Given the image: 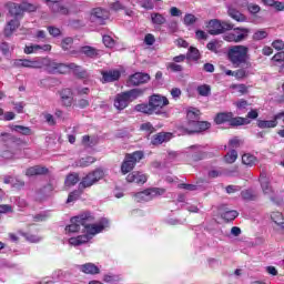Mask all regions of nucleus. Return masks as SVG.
<instances>
[{
    "label": "nucleus",
    "mask_w": 284,
    "mask_h": 284,
    "mask_svg": "<svg viewBox=\"0 0 284 284\" xmlns=\"http://www.w3.org/2000/svg\"><path fill=\"white\" fill-rule=\"evenodd\" d=\"M94 221H97V217H94V214L90 211L82 212L78 216L71 217V224L65 227V232L74 234L80 232L82 226L84 234L69 239V244L74 247L85 245V243H90L92 237L97 236V234H101L103 230L110 227V220L106 217L100 219L98 223H94Z\"/></svg>",
    "instance_id": "obj_1"
},
{
    "label": "nucleus",
    "mask_w": 284,
    "mask_h": 284,
    "mask_svg": "<svg viewBox=\"0 0 284 284\" xmlns=\"http://www.w3.org/2000/svg\"><path fill=\"white\" fill-rule=\"evenodd\" d=\"M170 105L168 98L153 94L149 98V103H141L134 106L135 112H142V114H163V108Z\"/></svg>",
    "instance_id": "obj_2"
},
{
    "label": "nucleus",
    "mask_w": 284,
    "mask_h": 284,
    "mask_svg": "<svg viewBox=\"0 0 284 284\" xmlns=\"http://www.w3.org/2000/svg\"><path fill=\"white\" fill-rule=\"evenodd\" d=\"M143 89H131L129 91L118 93L114 98L113 105L119 110V112H121L125 110L132 101H136L139 97H143Z\"/></svg>",
    "instance_id": "obj_3"
},
{
    "label": "nucleus",
    "mask_w": 284,
    "mask_h": 284,
    "mask_svg": "<svg viewBox=\"0 0 284 284\" xmlns=\"http://www.w3.org/2000/svg\"><path fill=\"white\" fill-rule=\"evenodd\" d=\"M248 52L250 48L243 44H236L229 48L226 57L234 68H240L247 61Z\"/></svg>",
    "instance_id": "obj_4"
},
{
    "label": "nucleus",
    "mask_w": 284,
    "mask_h": 284,
    "mask_svg": "<svg viewBox=\"0 0 284 284\" xmlns=\"http://www.w3.org/2000/svg\"><path fill=\"white\" fill-rule=\"evenodd\" d=\"M144 154L143 151H135L133 153H126L121 164V173L130 174L139 162L142 161Z\"/></svg>",
    "instance_id": "obj_5"
},
{
    "label": "nucleus",
    "mask_w": 284,
    "mask_h": 284,
    "mask_svg": "<svg viewBox=\"0 0 284 284\" xmlns=\"http://www.w3.org/2000/svg\"><path fill=\"white\" fill-rule=\"evenodd\" d=\"M212 124L207 121H193L187 120L185 124L180 126L181 132L183 134H200V132H205V130H210Z\"/></svg>",
    "instance_id": "obj_6"
},
{
    "label": "nucleus",
    "mask_w": 284,
    "mask_h": 284,
    "mask_svg": "<svg viewBox=\"0 0 284 284\" xmlns=\"http://www.w3.org/2000/svg\"><path fill=\"white\" fill-rule=\"evenodd\" d=\"M103 176H105V172L102 169H95L94 171L88 173L84 178H82L79 185L84 190L88 187H92V185H95V183L100 182Z\"/></svg>",
    "instance_id": "obj_7"
},
{
    "label": "nucleus",
    "mask_w": 284,
    "mask_h": 284,
    "mask_svg": "<svg viewBox=\"0 0 284 284\" xmlns=\"http://www.w3.org/2000/svg\"><path fill=\"white\" fill-rule=\"evenodd\" d=\"M8 8L11 17H21L24 12H36L37 10V6L28 2H22L21 4L9 2Z\"/></svg>",
    "instance_id": "obj_8"
},
{
    "label": "nucleus",
    "mask_w": 284,
    "mask_h": 284,
    "mask_svg": "<svg viewBox=\"0 0 284 284\" xmlns=\"http://www.w3.org/2000/svg\"><path fill=\"white\" fill-rule=\"evenodd\" d=\"M161 194H165V190L159 187H151L144 191L138 192L135 194V200L138 203H143L148 201H152L155 196H161Z\"/></svg>",
    "instance_id": "obj_9"
},
{
    "label": "nucleus",
    "mask_w": 284,
    "mask_h": 284,
    "mask_svg": "<svg viewBox=\"0 0 284 284\" xmlns=\"http://www.w3.org/2000/svg\"><path fill=\"white\" fill-rule=\"evenodd\" d=\"M150 81V74L143 72H135L134 74L130 75L126 84L129 88H136L139 85H143Z\"/></svg>",
    "instance_id": "obj_10"
},
{
    "label": "nucleus",
    "mask_w": 284,
    "mask_h": 284,
    "mask_svg": "<svg viewBox=\"0 0 284 284\" xmlns=\"http://www.w3.org/2000/svg\"><path fill=\"white\" fill-rule=\"evenodd\" d=\"M110 19V12L105 9L95 8L91 13V21L98 26H105V21Z\"/></svg>",
    "instance_id": "obj_11"
},
{
    "label": "nucleus",
    "mask_w": 284,
    "mask_h": 284,
    "mask_svg": "<svg viewBox=\"0 0 284 284\" xmlns=\"http://www.w3.org/2000/svg\"><path fill=\"white\" fill-rule=\"evenodd\" d=\"M258 181L261 183L263 194H265L266 196H271V201H274V197H272L274 195V189H272V185L270 184L267 173L262 172L260 174Z\"/></svg>",
    "instance_id": "obj_12"
},
{
    "label": "nucleus",
    "mask_w": 284,
    "mask_h": 284,
    "mask_svg": "<svg viewBox=\"0 0 284 284\" xmlns=\"http://www.w3.org/2000/svg\"><path fill=\"white\" fill-rule=\"evenodd\" d=\"M226 9L229 17L233 19V21H237V23H245V21H247V16L239 11L234 3L227 4Z\"/></svg>",
    "instance_id": "obj_13"
},
{
    "label": "nucleus",
    "mask_w": 284,
    "mask_h": 284,
    "mask_svg": "<svg viewBox=\"0 0 284 284\" xmlns=\"http://www.w3.org/2000/svg\"><path fill=\"white\" fill-rule=\"evenodd\" d=\"M126 182L144 185V183H148V174L141 171H133L126 175Z\"/></svg>",
    "instance_id": "obj_14"
},
{
    "label": "nucleus",
    "mask_w": 284,
    "mask_h": 284,
    "mask_svg": "<svg viewBox=\"0 0 284 284\" xmlns=\"http://www.w3.org/2000/svg\"><path fill=\"white\" fill-rule=\"evenodd\" d=\"M68 70H70V67L65 63H59L51 60L49 61V74H65Z\"/></svg>",
    "instance_id": "obj_15"
},
{
    "label": "nucleus",
    "mask_w": 284,
    "mask_h": 284,
    "mask_svg": "<svg viewBox=\"0 0 284 284\" xmlns=\"http://www.w3.org/2000/svg\"><path fill=\"white\" fill-rule=\"evenodd\" d=\"M60 99L64 108H72V104L74 103V93L72 92V89H62L60 91Z\"/></svg>",
    "instance_id": "obj_16"
},
{
    "label": "nucleus",
    "mask_w": 284,
    "mask_h": 284,
    "mask_svg": "<svg viewBox=\"0 0 284 284\" xmlns=\"http://www.w3.org/2000/svg\"><path fill=\"white\" fill-rule=\"evenodd\" d=\"M102 74V83H114V81H119L121 79V71L119 70H109V71H101Z\"/></svg>",
    "instance_id": "obj_17"
},
{
    "label": "nucleus",
    "mask_w": 284,
    "mask_h": 284,
    "mask_svg": "<svg viewBox=\"0 0 284 284\" xmlns=\"http://www.w3.org/2000/svg\"><path fill=\"white\" fill-rule=\"evenodd\" d=\"M52 50V45L50 44H29L24 47V54H37V52H50Z\"/></svg>",
    "instance_id": "obj_18"
},
{
    "label": "nucleus",
    "mask_w": 284,
    "mask_h": 284,
    "mask_svg": "<svg viewBox=\"0 0 284 284\" xmlns=\"http://www.w3.org/2000/svg\"><path fill=\"white\" fill-rule=\"evenodd\" d=\"M172 140V133L170 132H160L152 136L151 143L152 145H163V143H168V141Z\"/></svg>",
    "instance_id": "obj_19"
},
{
    "label": "nucleus",
    "mask_w": 284,
    "mask_h": 284,
    "mask_svg": "<svg viewBox=\"0 0 284 284\" xmlns=\"http://www.w3.org/2000/svg\"><path fill=\"white\" fill-rule=\"evenodd\" d=\"M50 68V59L48 58H36L34 60H31V69L33 70H45L48 72V69Z\"/></svg>",
    "instance_id": "obj_20"
},
{
    "label": "nucleus",
    "mask_w": 284,
    "mask_h": 284,
    "mask_svg": "<svg viewBox=\"0 0 284 284\" xmlns=\"http://www.w3.org/2000/svg\"><path fill=\"white\" fill-rule=\"evenodd\" d=\"M80 54H85L89 59H99L101 51L91 45H84L80 48Z\"/></svg>",
    "instance_id": "obj_21"
},
{
    "label": "nucleus",
    "mask_w": 284,
    "mask_h": 284,
    "mask_svg": "<svg viewBox=\"0 0 284 284\" xmlns=\"http://www.w3.org/2000/svg\"><path fill=\"white\" fill-rule=\"evenodd\" d=\"M19 26H21V23L19 22V19L14 18L12 20H10L3 30V34L4 37H10L11 34H14V32L17 31V29L19 28Z\"/></svg>",
    "instance_id": "obj_22"
},
{
    "label": "nucleus",
    "mask_w": 284,
    "mask_h": 284,
    "mask_svg": "<svg viewBox=\"0 0 284 284\" xmlns=\"http://www.w3.org/2000/svg\"><path fill=\"white\" fill-rule=\"evenodd\" d=\"M276 125H278V119H276V114L272 120H257V128H260V130L276 128Z\"/></svg>",
    "instance_id": "obj_23"
},
{
    "label": "nucleus",
    "mask_w": 284,
    "mask_h": 284,
    "mask_svg": "<svg viewBox=\"0 0 284 284\" xmlns=\"http://www.w3.org/2000/svg\"><path fill=\"white\" fill-rule=\"evenodd\" d=\"M206 48H207V50H210V52H214L215 54H221V52H223V41L211 40L206 44Z\"/></svg>",
    "instance_id": "obj_24"
},
{
    "label": "nucleus",
    "mask_w": 284,
    "mask_h": 284,
    "mask_svg": "<svg viewBox=\"0 0 284 284\" xmlns=\"http://www.w3.org/2000/svg\"><path fill=\"white\" fill-rule=\"evenodd\" d=\"M233 33L235 34V39L237 43L241 41H245L250 34V29L247 28H233Z\"/></svg>",
    "instance_id": "obj_25"
},
{
    "label": "nucleus",
    "mask_w": 284,
    "mask_h": 284,
    "mask_svg": "<svg viewBox=\"0 0 284 284\" xmlns=\"http://www.w3.org/2000/svg\"><path fill=\"white\" fill-rule=\"evenodd\" d=\"M26 174L27 176H39L41 174H48V169L40 165H36L27 169Z\"/></svg>",
    "instance_id": "obj_26"
},
{
    "label": "nucleus",
    "mask_w": 284,
    "mask_h": 284,
    "mask_svg": "<svg viewBox=\"0 0 284 284\" xmlns=\"http://www.w3.org/2000/svg\"><path fill=\"white\" fill-rule=\"evenodd\" d=\"M69 70L73 71V74H75V77H78L79 79H85V77H88V72L85 70H83V68H81L80 65H77V63H68Z\"/></svg>",
    "instance_id": "obj_27"
},
{
    "label": "nucleus",
    "mask_w": 284,
    "mask_h": 284,
    "mask_svg": "<svg viewBox=\"0 0 284 284\" xmlns=\"http://www.w3.org/2000/svg\"><path fill=\"white\" fill-rule=\"evenodd\" d=\"M209 33L213 36L222 34L221 20H211L209 22Z\"/></svg>",
    "instance_id": "obj_28"
},
{
    "label": "nucleus",
    "mask_w": 284,
    "mask_h": 284,
    "mask_svg": "<svg viewBox=\"0 0 284 284\" xmlns=\"http://www.w3.org/2000/svg\"><path fill=\"white\" fill-rule=\"evenodd\" d=\"M241 197L243 201H256L258 193L253 189H246L241 192Z\"/></svg>",
    "instance_id": "obj_29"
},
{
    "label": "nucleus",
    "mask_w": 284,
    "mask_h": 284,
    "mask_svg": "<svg viewBox=\"0 0 284 284\" xmlns=\"http://www.w3.org/2000/svg\"><path fill=\"white\" fill-rule=\"evenodd\" d=\"M242 163L244 165H247L248 168H253V165H256V163H258V159L251 153H245L242 155Z\"/></svg>",
    "instance_id": "obj_30"
},
{
    "label": "nucleus",
    "mask_w": 284,
    "mask_h": 284,
    "mask_svg": "<svg viewBox=\"0 0 284 284\" xmlns=\"http://www.w3.org/2000/svg\"><path fill=\"white\" fill-rule=\"evenodd\" d=\"M231 120H232V112L217 113L214 119L217 125H221L223 123H230Z\"/></svg>",
    "instance_id": "obj_31"
},
{
    "label": "nucleus",
    "mask_w": 284,
    "mask_h": 284,
    "mask_svg": "<svg viewBox=\"0 0 284 284\" xmlns=\"http://www.w3.org/2000/svg\"><path fill=\"white\" fill-rule=\"evenodd\" d=\"M84 187H81V185H78V190H74L73 192H71L67 199V203H74V201H79V199H81V195L84 192Z\"/></svg>",
    "instance_id": "obj_32"
},
{
    "label": "nucleus",
    "mask_w": 284,
    "mask_h": 284,
    "mask_svg": "<svg viewBox=\"0 0 284 284\" xmlns=\"http://www.w3.org/2000/svg\"><path fill=\"white\" fill-rule=\"evenodd\" d=\"M81 272L84 274H99L100 268L95 266L93 263H87L80 266Z\"/></svg>",
    "instance_id": "obj_33"
},
{
    "label": "nucleus",
    "mask_w": 284,
    "mask_h": 284,
    "mask_svg": "<svg viewBox=\"0 0 284 284\" xmlns=\"http://www.w3.org/2000/svg\"><path fill=\"white\" fill-rule=\"evenodd\" d=\"M12 132H18L19 134H23V136H30L32 134V129L23 125H10Z\"/></svg>",
    "instance_id": "obj_34"
},
{
    "label": "nucleus",
    "mask_w": 284,
    "mask_h": 284,
    "mask_svg": "<svg viewBox=\"0 0 284 284\" xmlns=\"http://www.w3.org/2000/svg\"><path fill=\"white\" fill-rule=\"evenodd\" d=\"M166 21L163 14L156 12L151 13V23H153V26H163Z\"/></svg>",
    "instance_id": "obj_35"
},
{
    "label": "nucleus",
    "mask_w": 284,
    "mask_h": 284,
    "mask_svg": "<svg viewBox=\"0 0 284 284\" xmlns=\"http://www.w3.org/2000/svg\"><path fill=\"white\" fill-rule=\"evenodd\" d=\"M52 12H59L60 14H68V8L61 6L60 2H51L48 4Z\"/></svg>",
    "instance_id": "obj_36"
},
{
    "label": "nucleus",
    "mask_w": 284,
    "mask_h": 284,
    "mask_svg": "<svg viewBox=\"0 0 284 284\" xmlns=\"http://www.w3.org/2000/svg\"><path fill=\"white\" fill-rule=\"evenodd\" d=\"M186 59L187 61H199V59H201V53L199 52V49L190 47L186 53Z\"/></svg>",
    "instance_id": "obj_37"
},
{
    "label": "nucleus",
    "mask_w": 284,
    "mask_h": 284,
    "mask_svg": "<svg viewBox=\"0 0 284 284\" xmlns=\"http://www.w3.org/2000/svg\"><path fill=\"white\" fill-rule=\"evenodd\" d=\"M230 125H232V128H236L239 125H247V123H250V121H247V119L245 118H234V113H232L231 120H230Z\"/></svg>",
    "instance_id": "obj_38"
},
{
    "label": "nucleus",
    "mask_w": 284,
    "mask_h": 284,
    "mask_svg": "<svg viewBox=\"0 0 284 284\" xmlns=\"http://www.w3.org/2000/svg\"><path fill=\"white\" fill-rule=\"evenodd\" d=\"M271 219L273 222H275L276 225H278V227H281V230H284V216L283 213L281 212H273L271 214Z\"/></svg>",
    "instance_id": "obj_39"
},
{
    "label": "nucleus",
    "mask_w": 284,
    "mask_h": 284,
    "mask_svg": "<svg viewBox=\"0 0 284 284\" xmlns=\"http://www.w3.org/2000/svg\"><path fill=\"white\" fill-rule=\"evenodd\" d=\"M196 92L200 97H210L212 94V87L210 84H201L196 88Z\"/></svg>",
    "instance_id": "obj_40"
},
{
    "label": "nucleus",
    "mask_w": 284,
    "mask_h": 284,
    "mask_svg": "<svg viewBox=\"0 0 284 284\" xmlns=\"http://www.w3.org/2000/svg\"><path fill=\"white\" fill-rule=\"evenodd\" d=\"M187 121H201V111L197 109H191L186 113Z\"/></svg>",
    "instance_id": "obj_41"
},
{
    "label": "nucleus",
    "mask_w": 284,
    "mask_h": 284,
    "mask_svg": "<svg viewBox=\"0 0 284 284\" xmlns=\"http://www.w3.org/2000/svg\"><path fill=\"white\" fill-rule=\"evenodd\" d=\"M13 68H32V60L16 59L13 61Z\"/></svg>",
    "instance_id": "obj_42"
},
{
    "label": "nucleus",
    "mask_w": 284,
    "mask_h": 284,
    "mask_svg": "<svg viewBox=\"0 0 284 284\" xmlns=\"http://www.w3.org/2000/svg\"><path fill=\"white\" fill-rule=\"evenodd\" d=\"M97 143H99L97 138H91L90 135L82 136V145H84V148H94Z\"/></svg>",
    "instance_id": "obj_43"
},
{
    "label": "nucleus",
    "mask_w": 284,
    "mask_h": 284,
    "mask_svg": "<svg viewBox=\"0 0 284 284\" xmlns=\"http://www.w3.org/2000/svg\"><path fill=\"white\" fill-rule=\"evenodd\" d=\"M64 183L68 187H72V185H77V183H79V173L69 174Z\"/></svg>",
    "instance_id": "obj_44"
},
{
    "label": "nucleus",
    "mask_w": 284,
    "mask_h": 284,
    "mask_svg": "<svg viewBox=\"0 0 284 284\" xmlns=\"http://www.w3.org/2000/svg\"><path fill=\"white\" fill-rule=\"evenodd\" d=\"M192 149L195 150V152L192 154L193 161H203V159H205V152L201 150V146L194 145Z\"/></svg>",
    "instance_id": "obj_45"
},
{
    "label": "nucleus",
    "mask_w": 284,
    "mask_h": 284,
    "mask_svg": "<svg viewBox=\"0 0 284 284\" xmlns=\"http://www.w3.org/2000/svg\"><path fill=\"white\" fill-rule=\"evenodd\" d=\"M236 159H239V152L236 150H231L224 156L225 163H235Z\"/></svg>",
    "instance_id": "obj_46"
},
{
    "label": "nucleus",
    "mask_w": 284,
    "mask_h": 284,
    "mask_svg": "<svg viewBox=\"0 0 284 284\" xmlns=\"http://www.w3.org/2000/svg\"><path fill=\"white\" fill-rule=\"evenodd\" d=\"M20 234L26 239V241H29V243H39V241H41L40 236L32 233L20 232Z\"/></svg>",
    "instance_id": "obj_47"
},
{
    "label": "nucleus",
    "mask_w": 284,
    "mask_h": 284,
    "mask_svg": "<svg viewBox=\"0 0 284 284\" xmlns=\"http://www.w3.org/2000/svg\"><path fill=\"white\" fill-rule=\"evenodd\" d=\"M236 216H239V212L237 211H226L222 214V219L224 221H227V223H230V221H234V219H236Z\"/></svg>",
    "instance_id": "obj_48"
},
{
    "label": "nucleus",
    "mask_w": 284,
    "mask_h": 284,
    "mask_svg": "<svg viewBox=\"0 0 284 284\" xmlns=\"http://www.w3.org/2000/svg\"><path fill=\"white\" fill-rule=\"evenodd\" d=\"M140 130H142V132H146L148 135L154 134V132H156V129H154V125H152L150 122L141 124Z\"/></svg>",
    "instance_id": "obj_49"
},
{
    "label": "nucleus",
    "mask_w": 284,
    "mask_h": 284,
    "mask_svg": "<svg viewBox=\"0 0 284 284\" xmlns=\"http://www.w3.org/2000/svg\"><path fill=\"white\" fill-rule=\"evenodd\" d=\"M94 161H97V159H94L92 156L82 158L79 161V165H80V168H88L89 165H92V163H94Z\"/></svg>",
    "instance_id": "obj_50"
},
{
    "label": "nucleus",
    "mask_w": 284,
    "mask_h": 284,
    "mask_svg": "<svg viewBox=\"0 0 284 284\" xmlns=\"http://www.w3.org/2000/svg\"><path fill=\"white\" fill-rule=\"evenodd\" d=\"M168 70L171 72H183V65L176 63V62H169L166 64Z\"/></svg>",
    "instance_id": "obj_51"
},
{
    "label": "nucleus",
    "mask_w": 284,
    "mask_h": 284,
    "mask_svg": "<svg viewBox=\"0 0 284 284\" xmlns=\"http://www.w3.org/2000/svg\"><path fill=\"white\" fill-rule=\"evenodd\" d=\"M196 21V16L192 13H186L184 16V26H194V22Z\"/></svg>",
    "instance_id": "obj_52"
},
{
    "label": "nucleus",
    "mask_w": 284,
    "mask_h": 284,
    "mask_svg": "<svg viewBox=\"0 0 284 284\" xmlns=\"http://www.w3.org/2000/svg\"><path fill=\"white\" fill-rule=\"evenodd\" d=\"M72 43H74V39H72V38H64L63 40H62V43H61V45H62V49L63 50H70V48H72Z\"/></svg>",
    "instance_id": "obj_53"
},
{
    "label": "nucleus",
    "mask_w": 284,
    "mask_h": 284,
    "mask_svg": "<svg viewBox=\"0 0 284 284\" xmlns=\"http://www.w3.org/2000/svg\"><path fill=\"white\" fill-rule=\"evenodd\" d=\"M254 41H263V39H267V31H256L253 34Z\"/></svg>",
    "instance_id": "obj_54"
},
{
    "label": "nucleus",
    "mask_w": 284,
    "mask_h": 284,
    "mask_svg": "<svg viewBox=\"0 0 284 284\" xmlns=\"http://www.w3.org/2000/svg\"><path fill=\"white\" fill-rule=\"evenodd\" d=\"M102 41L105 48H114V39L110 36H103Z\"/></svg>",
    "instance_id": "obj_55"
},
{
    "label": "nucleus",
    "mask_w": 284,
    "mask_h": 284,
    "mask_svg": "<svg viewBox=\"0 0 284 284\" xmlns=\"http://www.w3.org/2000/svg\"><path fill=\"white\" fill-rule=\"evenodd\" d=\"M224 41H227L229 43H239V40H236V36L233 32L226 33L224 36Z\"/></svg>",
    "instance_id": "obj_56"
},
{
    "label": "nucleus",
    "mask_w": 284,
    "mask_h": 284,
    "mask_svg": "<svg viewBox=\"0 0 284 284\" xmlns=\"http://www.w3.org/2000/svg\"><path fill=\"white\" fill-rule=\"evenodd\" d=\"M221 27H222V34L223 32H227L230 30H234V24L227 21H221Z\"/></svg>",
    "instance_id": "obj_57"
},
{
    "label": "nucleus",
    "mask_w": 284,
    "mask_h": 284,
    "mask_svg": "<svg viewBox=\"0 0 284 284\" xmlns=\"http://www.w3.org/2000/svg\"><path fill=\"white\" fill-rule=\"evenodd\" d=\"M235 105L237 110H246L250 103H247V100L241 99L240 101L235 102Z\"/></svg>",
    "instance_id": "obj_58"
},
{
    "label": "nucleus",
    "mask_w": 284,
    "mask_h": 284,
    "mask_svg": "<svg viewBox=\"0 0 284 284\" xmlns=\"http://www.w3.org/2000/svg\"><path fill=\"white\" fill-rule=\"evenodd\" d=\"M225 190H226V194H234L236 192H241V186H239V185H227L225 187Z\"/></svg>",
    "instance_id": "obj_59"
},
{
    "label": "nucleus",
    "mask_w": 284,
    "mask_h": 284,
    "mask_svg": "<svg viewBox=\"0 0 284 284\" xmlns=\"http://www.w3.org/2000/svg\"><path fill=\"white\" fill-rule=\"evenodd\" d=\"M155 41H156V39L154 38V34H152V33L146 34L144 38V43L146 45H154Z\"/></svg>",
    "instance_id": "obj_60"
},
{
    "label": "nucleus",
    "mask_w": 284,
    "mask_h": 284,
    "mask_svg": "<svg viewBox=\"0 0 284 284\" xmlns=\"http://www.w3.org/2000/svg\"><path fill=\"white\" fill-rule=\"evenodd\" d=\"M48 31H49V34H51V37H60L61 36V29H59L57 27H48Z\"/></svg>",
    "instance_id": "obj_61"
},
{
    "label": "nucleus",
    "mask_w": 284,
    "mask_h": 284,
    "mask_svg": "<svg viewBox=\"0 0 284 284\" xmlns=\"http://www.w3.org/2000/svg\"><path fill=\"white\" fill-rule=\"evenodd\" d=\"M0 51L2 52V54L8 55L10 54V44L8 42H2L0 44Z\"/></svg>",
    "instance_id": "obj_62"
},
{
    "label": "nucleus",
    "mask_w": 284,
    "mask_h": 284,
    "mask_svg": "<svg viewBox=\"0 0 284 284\" xmlns=\"http://www.w3.org/2000/svg\"><path fill=\"white\" fill-rule=\"evenodd\" d=\"M247 77V70L239 69L235 71V79H245Z\"/></svg>",
    "instance_id": "obj_63"
},
{
    "label": "nucleus",
    "mask_w": 284,
    "mask_h": 284,
    "mask_svg": "<svg viewBox=\"0 0 284 284\" xmlns=\"http://www.w3.org/2000/svg\"><path fill=\"white\" fill-rule=\"evenodd\" d=\"M272 45L275 50H284L283 40H275V41H273Z\"/></svg>",
    "instance_id": "obj_64"
}]
</instances>
